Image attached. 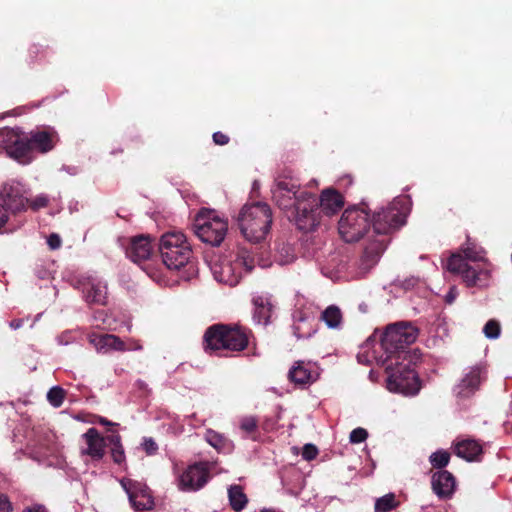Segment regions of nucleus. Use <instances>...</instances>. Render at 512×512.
<instances>
[{
    "label": "nucleus",
    "instance_id": "obj_13",
    "mask_svg": "<svg viewBox=\"0 0 512 512\" xmlns=\"http://www.w3.org/2000/svg\"><path fill=\"white\" fill-rule=\"evenodd\" d=\"M29 189L17 180L8 181L0 191V201L12 213L25 212L28 209Z\"/></svg>",
    "mask_w": 512,
    "mask_h": 512
},
{
    "label": "nucleus",
    "instance_id": "obj_41",
    "mask_svg": "<svg viewBox=\"0 0 512 512\" xmlns=\"http://www.w3.org/2000/svg\"><path fill=\"white\" fill-rule=\"evenodd\" d=\"M123 348L120 352L126 351H140L143 349L141 343L133 338H128L127 340H123Z\"/></svg>",
    "mask_w": 512,
    "mask_h": 512
},
{
    "label": "nucleus",
    "instance_id": "obj_24",
    "mask_svg": "<svg viewBox=\"0 0 512 512\" xmlns=\"http://www.w3.org/2000/svg\"><path fill=\"white\" fill-rule=\"evenodd\" d=\"M385 248L386 244L384 239H376L367 245L361 257V269L364 272H367L369 269H371L378 262Z\"/></svg>",
    "mask_w": 512,
    "mask_h": 512
},
{
    "label": "nucleus",
    "instance_id": "obj_26",
    "mask_svg": "<svg viewBox=\"0 0 512 512\" xmlns=\"http://www.w3.org/2000/svg\"><path fill=\"white\" fill-rule=\"evenodd\" d=\"M252 302L254 305V321L258 324H267L271 313V303L269 296L254 295Z\"/></svg>",
    "mask_w": 512,
    "mask_h": 512
},
{
    "label": "nucleus",
    "instance_id": "obj_12",
    "mask_svg": "<svg viewBox=\"0 0 512 512\" xmlns=\"http://www.w3.org/2000/svg\"><path fill=\"white\" fill-rule=\"evenodd\" d=\"M369 227L367 212L358 207L346 209L338 223L339 234L346 242L358 241Z\"/></svg>",
    "mask_w": 512,
    "mask_h": 512
},
{
    "label": "nucleus",
    "instance_id": "obj_36",
    "mask_svg": "<svg viewBox=\"0 0 512 512\" xmlns=\"http://www.w3.org/2000/svg\"><path fill=\"white\" fill-rule=\"evenodd\" d=\"M483 333L488 339H498L501 333L500 323L495 319L489 320L483 327Z\"/></svg>",
    "mask_w": 512,
    "mask_h": 512
},
{
    "label": "nucleus",
    "instance_id": "obj_22",
    "mask_svg": "<svg viewBox=\"0 0 512 512\" xmlns=\"http://www.w3.org/2000/svg\"><path fill=\"white\" fill-rule=\"evenodd\" d=\"M431 484L439 498H449L454 492L455 479L450 472L441 470L433 474Z\"/></svg>",
    "mask_w": 512,
    "mask_h": 512
},
{
    "label": "nucleus",
    "instance_id": "obj_23",
    "mask_svg": "<svg viewBox=\"0 0 512 512\" xmlns=\"http://www.w3.org/2000/svg\"><path fill=\"white\" fill-rule=\"evenodd\" d=\"M28 140L30 143L31 153L34 156L35 151L46 153L53 149L57 141V137L54 132L37 131L28 134Z\"/></svg>",
    "mask_w": 512,
    "mask_h": 512
},
{
    "label": "nucleus",
    "instance_id": "obj_50",
    "mask_svg": "<svg viewBox=\"0 0 512 512\" xmlns=\"http://www.w3.org/2000/svg\"><path fill=\"white\" fill-rule=\"evenodd\" d=\"M93 319L95 322H102L104 324L106 322V314L104 311H96L93 315Z\"/></svg>",
    "mask_w": 512,
    "mask_h": 512
},
{
    "label": "nucleus",
    "instance_id": "obj_43",
    "mask_svg": "<svg viewBox=\"0 0 512 512\" xmlns=\"http://www.w3.org/2000/svg\"><path fill=\"white\" fill-rule=\"evenodd\" d=\"M317 454H318V450L313 444H306L303 447V451H302L303 459L308 460V461L313 460L314 458H316Z\"/></svg>",
    "mask_w": 512,
    "mask_h": 512
},
{
    "label": "nucleus",
    "instance_id": "obj_40",
    "mask_svg": "<svg viewBox=\"0 0 512 512\" xmlns=\"http://www.w3.org/2000/svg\"><path fill=\"white\" fill-rule=\"evenodd\" d=\"M368 437V433L364 428H355L351 431L349 439L351 443H362Z\"/></svg>",
    "mask_w": 512,
    "mask_h": 512
},
{
    "label": "nucleus",
    "instance_id": "obj_17",
    "mask_svg": "<svg viewBox=\"0 0 512 512\" xmlns=\"http://www.w3.org/2000/svg\"><path fill=\"white\" fill-rule=\"evenodd\" d=\"M209 479L207 463H195L187 467L178 477V488L184 492L201 489Z\"/></svg>",
    "mask_w": 512,
    "mask_h": 512
},
{
    "label": "nucleus",
    "instance_id": "obj_4",
    "mask_svg": "<svg viewBox=\"0 0 512 512\" xmlns=\"http://www.w3.org/2000/svg\"><path fill=\"white\" fill-rule=\"evenodd\" d=\"M241 233L250 242H259L267 236L272 224V211L268 204H245L237 217Z\"/></svg>",
    "mask_w": 512,
    "mask_h": 512
},
{
    "label": "nucleus",
    "instance_id": "obj_28",
    "mask_svg": "<svg viewBox=\"0 0 512 512\" xmlns=\"http://www.w3.org/2000/svg\"><path fill=\"white\" fill-rule=\"evenodd\" d=\"M228 498L235 512L242 511L248 503V498L239 485H233L228 489Z\"/></svg>",
    "mask_w": 512,
    "mask_h": 512
},
{
    "label": "nucleus",
    "instance_id": "obj_45",
    "mask_svg": "<svg viewBox=\"0 0 512 512\" xmlns=\"http://www.w3.org/2000/svg\"><path fill=\"white\" fill-rule=\"evenodd\" d=\"M47 244L50 247V249L56 250V249L60 248V246L62 244V240L58 234L52 233L47 238Z\"/></svg>",
    "mask_w": 512,
    "mask_h": 512
},
{
    "label": "nucleus",
    "instance_id": "obj_1",
    "mask_svg": "<svg viewBox=\"0 0 512 512\" xmlns=\"http://www.w3.org/2000/svg\"><path fill=\"white\" fill-rule=\"evenodd\" d=\"M272 192L278 207L299 230L305 232L318 225L320 209L326 215H332L344 205L342 195L334 189L324 190L318 200L316 195L288 180L278 181Z\"/></svg>",
    "mask_w": 512,
    "mask_h": 512
},
{
    "label": "nucleus",
    "instance_id": "obj_52",
    "mask_svg": "<svg viewBox=\"0 0 512 512\" xmlns=\"http://www.w3.org/2000/svg\"><path fill=\"white\" fill-rule=\"evenodd\" d=\"M98 423L101 424V425H104V426L114 425L112 422H110L109 420H107L104 417H99L98 418Z\"/></svg>",
    "mask_w": 512,
    "mask_h": 512
},
{
    "label": "nucleus",
    "instance_id": "obj_48",
    "mask_svg": "<svg viewBox=\"0 0 512 512\" xmlns=\"http://www.w3.org/2000/svg\"><path fill=\"white\" fill-rule=\"evenodd\" d=\"M457 296H458V290L456 287L452 286L445 296L446 303L452 304L454 302V300L457 298Z\"/></svg>",
    "mask_w": 512,
    "mask_h": 512
},
{
    "label": "nucleus",
    "instance_id": "obj_49",
    "mask_svg": "<svg viewBox=\"0 0 512 512\" xmlns=\"http://www.w3.org/2000/svg\"><path fill=\"white\" fill-rule=\"evenodd\" d=\"M23 512H48L45 506L41 504H33L23 509Z\"/></svg>",
    "mask_w": 512,
    "mask_h": 512
},
{
    "label": "nucleus",
    "instance_id": "obj_31",
    "mask_svg": "<svg viewBox=\"0 0 512 512\" xmlns=\"http://www.w3.org/2000/svg\"><path fill=\"white\" fill-rule=\"evenodd\" d=\"M205 439L218 451H225L231 447V442L227 438L213 430H207Z\"/></svg>",
    "mask_w": 512,
    "mask_h": 512
},
{
    "label": "nucleus",
    "instance_id": "obj_44",
    "mask_svg": "<svg viewBox=\"0 0 512 512\" xmlns=\"http://www.w3.org/2000/svg\"><path fill=\"white\" fill-rule=\"evenodd\" d=\"M13 504L6 494L0 493V512H12Z\"/></svg>",
    "mask_w": 512,
    "mask_h": 512
},
{
    "label": "nucleus",
    "instance_id": "obj_38",
    "mask_svg": "<svg viewBox=\"0 0 512 512\" xmlns=\"http://www.w3.org/2000/svg\"><path fill=\"white\" fill-rule=\"evenodd\" d=\"M78 339V332L76 330H66L57 337L59 345H68L74 343Z\"/></svg>",
    "mask_w": 512,
    "mask_h": 512
},
{
    "label": "nucleus",
    "instance_id": "obj_2",
    "mask_svg": "<svg viewBox=\"0 0 512 512\" xmlns=\"http://www.w3.org/2000/svg\"><path fill=\"white\" fill-rule=\"evenodd\" d=\"M418 337V329L407 322H399L389 325L380 341L374 335L360 346L357 360L361 364L377 365L387 364L390 360L404 361L407 357L405 348L413 344Z\"/></svg>",
    "mask_w": 512,
    "mask_h": 512
},
{
    "label": "nucleus",
    "instance_id": "obj_46",
    "mask_svg": "<svg viewBox=\"0 0 512 512\" xmlns=\"http://www.w3.org/2000/svg\"><path fill=\"white\" fill-rule=\"evenodd\" d=\"M8 209L2 204H0V232L2 228L6 225L9 219Z\"/></svg>",
    "mask_w": 512,
    "mask_h": 512
},
{
    "label": "nucleus",
    "instance_id": "obj_7",
    "mask_svg": "<svg viewBox=\"0 0 512 512\" xmlns=\"http://www.w3.org/2000/svg\"><path fill=\"white\" fill-rule=\"evenodd\" d=\"M411 208L408 196H398L386 207L373 215V231L377 235H386L405 224Z\"/></svg>",
    "mask_w": 512,
    "mask_h": 512
},
{
    "label": "nucleus",
    "instance_id": "obj_11",
    "mask_svg": "<svg viewBox=\"0 0 512 512\" xmlns=\"http://www.w3.org/2000/svg\"><path fill=\"white\" fill-rule=\"evenodd\" d=\"M0 148L6 155L22 165L31 163L34 156L31 153L28 134L20 128H4L0 131Z\"/></svg>",
    "mask_w": 512,
    "mask_h": 512
},
{
    "label": "nucleus",
    "instance_id": "obj_39",
    "mask_svg": "<svg viewBox=\"0 0 512 512\" xmlns=\"http://www.w3.org/2000/svg\"><path fill=\"white\" fill-rule=\"evenodd\" d=\"M240 428L247 434L253 433L257 428V420L253 416H247L240 420Z\"/></svg>",
    "mask_w": 512,
    "mask_h": 512
},
{
    "label": "nucleus",
    "instance_id": "obj_29",
    "mask_svg": "<svg viewBox=\"0 0 512 512\" xmlns=\"http://www.w3.org/2000/svg\"><path fill=\"white\" fill-rule=\"evenodd\" d=\"M321 319L330 329H339L342 324L341 310L335 306H328L321 314Z\"/></svg>",
    "mask_w": 512,
    "mask_h": 512
},
{
    "label": "nucleus",
    "instance_id": "obj_9",
    "mask_svg": "<svg viewBox=\"0 0 512 512\" xmlns=\"http://www.w3.org/2000/svg\"><path fill=\"white\" fill-rule=\"evenodd\" d=\"M205 349L217 350H243L248 344L246 332L240 328H229L224 325L210 327L204 335Z\"/></svg>",
    "mask_w": 512,
    "mask_h": 512
},
{
    "label": "nucleus",
    "instance_id": "obj_14",
    "mask_svg": "<svg viewBox=\"0 0 512 512\" xmlns=\"http://www.w3.org/2000/svg\"><path fill=\"white\" fill-rule=\"evenodd\" d=\"M487 379V369L483 364L467 367L454 387V394L459 399L472 397Z\"/></svg>",
    "mask_w": 512,
    "mask_h": 512
},
{
    "label": "nucleus",
    "instance_id": "obj_3",
    "mask_svg": "<svg viewBox=\"0 0 512 512\" xmlns=\"http://www.w3.org/2000/svg\"><path fill=\"white\" fill-rule=\"evenodd\" d=\"M464 255L452 254L447 261L446 268L452 273L461 274L468 286H486L491 273V265L486 259L485 250L467 242L463 248Z\"/></svg>",
    "mask_w": 512,
    "mask_h": 512
},
{
    "label": "nucleus",
    "instance_id": "obj_51",
    "mask_svg": "<svg viewBox=\"0 0 512 512\" xmlns=\"http://www.w3.org/2000/svg\"><path fill=\"white\" fill-rule=\"evenodd\" d=\"M23 325V320L22 319H15V320H12L10 323H9V326L13 329V330H17L19 328H21Z\"/></svg>",
    "mask_w": 512,
    "mask_h": 512
},
{
    "label": "nucleus",
    "instance_id": "obj_25",
    "mask_svg": "<svg viewBox=\"0 0 512 512\" xmlns=\"http://www.w3.org/2000/svg\"><path fill=\"white\" fill-rule=\"evenodd\" d=\"M455 453L467 461H474L482 453V446L473 439H462L455 443Z\"/></svg>",
    "mask_w": 512,
    "mask_h": 512
},
{
    "label": "nucleus",
    "instance_id": "obj_19",
    "mask_svg": "<svg viewBox=\"0 0 512 512\" xmlns=\"http://www.w3.org/2000/svg\"><path fill=\"white\" fill-rule=\"evenodd\" d=\"M289 379L296 385L306 386L315 382L320 376L316 363L297 361L288 373Z\"/></svg>",
    "mask_w": 512,
    "mask_h": 512
},
{
    "label": "nucleus",
    "instance_id": "obj_27",
    "mask_svg": "<svg viewBox=\"0 0 512 512\" xmlns=\"http://www.w3.org/2000/svg\"><path fill=\"white\" fill-rule=\"evenodd\" d=\"M294 325H293V331L294 335L298 338H308L311 337L315 330L313 329L312 325L309 323V317L303 315L301 312H299L297 315L294 316Z\"/></svg>",
    "mask_w": 512,
    "mask_h": 512
},
{
    "label": "nucleus",
    "instance_id": "obj_15",
    "mask_svg": "<svg viewBox=\"0 0 512 512\" xmlns=\"http://www.w3.org/2000/svg\"><path fill=\"white\" fill-rule=\"evenodd\" d=\"M74 287L81 290L83 299L88 304L105 305L107 302V284L97 276H81L74 282Z\"/></svg>",
    "mask_w": 512,
    "mask_h": 512
},
{
    "label": "nucleus",
    "instance_id": "obj_5",
    "mask_svg": "<svg viewBox=\"0 0 512 512\" xmlns=\"http://www.w3.org/2000/svg\"><path fill=\"white\" fill-rule=\"evenodd\" d=\"M255 266L254 258L246 251L230 253L215 259L210 269L216 281L235 286L244 273H249Z\"/></svg>",
    "mask_w": 512,
    "mask_h": 512
},
{
    "label": "nucleus",
    "instance_id": "obj_10",
    "mask_svg": "<svg viewBox=\"0 0 512 512\" xmlns=\"http://www.w3.org/2000/svg\"><path fill=\"white\" fill-rule=\"evenodd\" d=\"M386 367L387 388L391 392L401 393L407 396L416 395L420 390V382L417 373L410 365L398 364L395 360H390Z\"/></svg>",
    "mask_w": 512,
    "mask_h": 512
},
{
    "label": "nucleus",
    "instance_id": "obj_20",
    "mask_svg": "<svg viewBox=\"0 0 512 512\" xmlns=\"http://www.w3.org/2000/svg\"><path fill=\"white\" fill-rule=\"evenodd\" d=\"M153 251V245L150 236L138 235L130 240L126 249V255L135 263L147 260Z\"/></svg>",
    "mask_w": 512,
    "mask_h": 512
},
{
    "label": "nucleus",
    "instance_id": "obj_34",
    "mask_svg": "<svg viewBox=\"0 0 512 512\" xmlns=\"http://www.w3.org/2000/svg\"><path fill=\"white\" fill-rule=\"evenodd\" d=\"M64 398L65 391L59 386L52 387L47 393V400L55 408H59L63 404Z\"/></svg>",
    "mask_w": 512,
    "mask_h": 512
},
{
    "label": "nucleus",
    "instance_id": "obj_42",
    "mask_svg": "<svg viewBox=\"0 0 512 512\" xmlns=\"http://www.w3.org/2000/svg\"><path fill=\"white\" fill-rule=\"evenodd\" d=\"M142 448L148 455H154L158 450V445L153 438L145 437L142 442Z\"/></svg>",
    "mask_w": 512,
    "mask_h": 512
},
{
    "label": "nucleus",
    "instance_id": "obj_18",
    "mask_svg": "<svg viewBox=\"0 0 512 512\" xmlns=\"http://www.w3.org/2000/svg\"><path fill=\"white\" fill-rule=\"evenodd\" d=\"M81 440L80 455L82 457H87L95 462L102 460L105 455L106 439L100 435L96 428H89L81 436Z\"/></svg>",
    "mask_w": 512,
    "mask_h": 512
},
{
    "label": "nucleus",
    "instance_id": "obj_33",
    "mask_svg": "<svg viewBox=\"0 0 512 512\" xmlns=\"http://www.w3.org/2000/svg\"><path fill=\"white\" fill-rule=\"evenodd\" d=\"M398 506L395 495L393 493L386 494L378 498L375 502L376 512H390Z\"/></svg>",
    "mask_w": 512,
    "mask_h": 512
},
{
    "label": "nucleus",
    "instance_id": "obj_47",
    "mask_svg": "<svg viewBox=\"0 0 512 512\" xmlns=\"http://www.w3.org/2000/svg\"><path fill=\"white\" fill-rule=\"evenodd\" d=\"M213 141L217 145H225L229 142V137L222 132H215L213 134Z\"/></svg>",
    "mask_w": 512,
    "mask_h": 512
},
{
    "label": "nucleus",
    "instance_id": "obj_21",
    "mask_svg": "<svg viewBox=\"0 0 512 512\" xmlns=\"http://www.w3.org/2000/svg\"><path fill=\"white\" fill-rule=\"evenodd\" d=\"M89 342L99 353L118 351L123 348V340L114 334H90Z\"/></svg>",
    "mask_w": 512,
    "mask_h": 512
},
{
    "label": "nucleus",
    "instance_id": "obj_16",
    "mask_svg": "<svg viewBox=\"0 0 512 512\" xmlns=\"http://www.w3.org/2000/svg\"><path fill=\"white\" fill-rule=\"evenodd\" d=\"M120 484L127 493L130 504L135 511L141 512L152 509L154 501L146 484L128 478L122 479Z\"/></svg>",
    "mask_w": 512,
    "mask_h": 512
},
{
    "label": "nucleus",
    "instance_id": "obj_8",
    "mask_svg": "<svg viewBox=\"0 0 512 512\" xmlns=\"http://www.w3.org/2000/svg\"><path fill=\"white\" fill-rule=\"evenodd\" d=\"M193 230L204 243L218 246L228 231V222L215 210L202 209L195 217Z\"/></svg>",
    "mask_w": 512,
    "mask_h": 512
},
{
    "label": "nucleus",
    "instance_id": "obj_32",
    "mask_svg": "<svg viewBox=\"0 0 512 512\" xmlns=\"http://www.w3.org/2000/svg\"><path fill=\"white\" fill-rule=\"evenodd\" d=\"M275 259L280 265H287L294 261L295 254L291 245L281 244L277 247Z\"/></svg>",
    "mask_w": 512,
    "mask_h": 512
},
{
    "label": "nucleus",
    "instance_id": "obj_37",
    "mask_svg": "<svg viewBox=\"0 0 512 512\" xmlns=\"http://www.w3.org/2000/svg\"><path fill=\"white\" fill-rule=\"evenodd\" d=\"M50 198L47 194L41 193L36 195L34 198L29 199L28 208L32 211H38L49 205Z\"/></svg>",
    "mask_w": 512,
    "mask_h": 512
},
{
    "label": "nucleus",
    "instance_id": "obj_6",
    "mask_svg": "<svg viewBox=\"0 0 512 512\" xmlns=\"http://www.w3.org/2000/svg\"><path fill=\"white\" fill-rule=\"evenodd\" d=\"M159 251L164 265L171 270L185 266L192 255L191 246L181 231H169L159 241Z\"/></svg>",
    "mask_w": 512,
    "mask_h": 512
},
{
    "label": "nucleus",
    "instance_id": "obj_30",
    "mask_svg": "<svg viewBox=\"0 0 512 512\" xmlns=\"http://www.w3.org/2000/svg\"><path fill=\"white\" fill-rule=\"evenodd\" d=\"M108 442L112 445L111 456L115 463L122 464L125 462V452L121 443V436L119 434H112L107 437Z\"/></svg>",
    "mask_w": 512,
    "mask_h": 512
},
{
    "label": "nucleus",
    "instance_id": "obj_35",
    "mask_svg": "<svg viewBox=\"0 0 512 512\" xmlns=\"http://www.w3.org/2000/svg\"><path fill=\"white\" fill-rule=\"evenodd\" d=\"M450 454L445 450H438L432 453L429 461L434 468H443L449 463Z\"/></svg>",
    "mask_w": 512,
    "mask_h": 512
}]
</instances>
